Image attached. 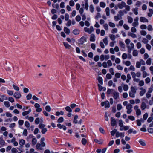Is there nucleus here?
Instances as JSON below:
<instances>
[{"label": "nucleus", "instance_id": "nucleus-1", "mask_svg": "<svg viewBox=\"0 0 153 153\" xmlns=\"http://www.w3.org/2000/svg\"><path fill=\"white\" fill-rule=\"evenodd\" d=\"M117 7L119 9H120L125 7V9H124V12L125 14H126L128 11L130 10V6L127 5L126 3L123 1H122L121 3H118L117 4Z\"/></svg>", "mask_w": 153, "mask_h": 153}, {"label": "nucleus", "instance_id": "nucleus-2", "mask_svg": "<svg viewBox=\"0 0 153 153\" xmlns=\"http://www.w3.org/2000/svg\"><path fill=\"white\" fill-rule=\"evenodd\" d=\"M132 105L130 104H128L126 106V108L127 109V113L128 114H130L132 111Z\"/></svg>", "mask_w": 153, "mask_h": 153}, {"label": "nucleus", "instance_id": "nucleus-3", "mask_svg": "<svg viewBox=\"0 0 153 153\" xmlns=\"http://www.w3.org/2000/svg\"><path fill=\"white\" fill-rule=\"evenodd\" d=\"M101 105L102 106H105V107L109 108L110 107V105L109 102L108 101H106L105 102H102L101 103Z\"/></svg>", "mask_w": 153, "mask_h": 153}, {"label": "nucleus", "instance_id": "nucleus-4", "mask_svg": "<svg viewBox=\"0 0 153 153\" xmlns=\"http://www.w3.org/2000/svg\"><path fill=\"white\" fill-rule=\"evenodd\" d=\"M86 41V38L84 36H82L78 40L79 43L81 44H83Z\"/></svg>", "mask_w": 153, "mask_h": 153}, {"label": "nucleus", "instance_id": "nucleus-5", "mask_svg": "<svg viewBox=\"0 0 153 153\" xmlns=\"http://www.w3.org/2000/svg\"><path fill=\"white\" fill-rule=\"evenodd\" d=\"M21 96L20 93L19 92H16L13 94V97L16 99L20 98Z\"/></svg>", "mask_w": 153, "mask_h": 153}, {"label": "nucleus", "instance_id": "nucleus-6", "mask_svg": "<svg viewBox=\"0 0 153 153\" xmlns=\"http://www.w3.org/2000/svg\"><path fill=\"white\" fill-rule=\"evenodd\" d=\"M129 95L131 97H134V87L133 86L131 88V91H129Z\"/></svg>", "mask_w": 153, "mask_h": 153}, {"label": "nucleus", "instance_id": "nucleus-7", "mask_svg": "<svg viewBox=\"0 0 153 153\" xmlns=\"http://www.w3.org/2000/svg\"><path fill=\"white\" fill-rule=\"evenodd\" d=\"M111 125L113 126H114L116 125V123L115 119L114 118L112 117L111 118Z\"/></svg>", "mask_w": 153, "mask_h": 153}, {"label": "nucleus", "instance_id": "nucleus-8", "mask_svg": "<svg viewBox=\"0 0 153 153\" xmlns=\"http://www.w3.org/2000/svg\"><path fill=\"white\" fill-rule=\"evenodd\" d=\"M147 108V105L144 102H142L141 103V108L142 110H145Z\"/></svg>", "mask_w": 153, "mask_h": 153}, {"label": "nucleus", "instance_id": "nucleus-9", "mask_svg": "<svg viewBox=\"0 0 153 153\" xmlns=\"http://www.w3.org/2000/svg\"><path fill=\"white\" fill-rule=\"evenodd\" d=\"M114 19L115 21H117L118 20L121 19H122V17L119 15L118 14L117 16H115L114 17Z\"/></svg>", "mask_w": 153, "mask_h": 153}, {"label": "nucleus", "instance_id": "nucleus-10", "mask_svg": "<svg viewBox=\"0 0 153 153\" xmlns=\"http://www.w3.org/2000/svg\"><path fill=\"white\" fill-rule=\"evenodd\" d=\"M119 45L120 47L122 48V50H123L125 49V45L122 41H119Z\"/></svg>", "mask_w": 153, "mask_h": 153}, {"label": "nucleus", "instance_id": "nucleus-11", "mask_svg": "<svg viewBox=\"0 0 153 153\" xmlns=\"http://www.w3.org/2000/svg\"><path fill=\"white\" fill-rule=\"evenodd\" d=\"M57 126L60 129L62 128L64 130H65L66 129V127L64 125H62L60 124H58L57 125Z\"/></svg>", "mask_w": 153, "mask_h": 153}, {"label": "nucleus", "instance_id": "nucleus-12", "mask_svg": "<svg viewBox=\"0 0 153 153\" xmlns=\"http://www.w3.org/2000/svg\"><path fill=\"white\" fill-rule=\"evenodd\" d=\"M31 109L30 108L29 109L28 111H25L22 113V115L23 116H25L28 115L31 111Z\"/></svg>", "mask_w": 153, "mask_h": 153}, {"label": "nucleus", "instance_id": "nucleus-13", "mask_svg": "<svg viewBox=\"0 0 153 153\" xmlns=\"http://www.w3.org/2000/svg\"><path fill=\"white\" fill-rule=\"evenodd\" d=\"M119 94L118 92H114L113 93V97L115 99H117L119 98Z\"/></svg>", "mask_w": 153, "mask_h": 153}, {"label": "nucleus", "instance_id": "nucleus-14", "mask_svg": "<svg viewBox=\"0 0 153 153\" xmlns=\"http://www.w3.org/2000/svg\"><path fill=\"white\" fill-rule=\"evenodd\" d=\"M131 46L128 47V51L130 53L131 52V50L134 47V44L131 43L130 44Z\"/></svg>", "mask_w": 153, "mask_h": 153}, {"label": "nucleus", "instance_id": "nucleus-15", "mask_svg": "<svg viewBox=\"0 0 153 153\" xmlns=\"http://www.w3.org/2000/svg\"><path fill=\"white\" fill-rule=\"evenodd\" d=\"M6 143L3 139L2 137H0V144L2 146L5 145Z\"/></svg>", "mask_w": 153, "mask_h": 153}, {"label": "nucleus", "instance_id": "nucleus-16", "mask_svg": "<svg viewBox=\"0 0 153 153\" xmlns=\"http://www.w3.org/2000/svg\"><path fill=\"white\" fill-rule=\"evenodd\" d=\"M63 43L66 48L70 49L71 48V46L67 43L63 42Z\"/></svg>", "mask_w": 153, "mask_h": 153}, {"label": "nucleus", "instance_id": "nucleus-17", "mask_svg": "<svg viewBox=\"0 0 153 153\" xmlns=\"http://www.w3.org/2000/svg\"><path fill=\"white\" fill-rule=\"evenodd\" d=\"M140 20L142 22H148V19L144 17H141L140 18Z\"/></svg>", "mask_w": 153, "mask_h": 153}, {"label": "nucleus", "instance_id": "nucleus-18", "mask_svg": "<svg viewBox=\"0 0 153 153\" xmlns=\"http://www.w3.org/2000/svg\"><path fill=\"white\" fill-rule=\"evenodd\" d=\"M19 144L20 145V147L22 148L23 146L25 144V140L23 139L20 140L19 141Z\"/></svg>", "mask_w": 153, "mask_h": 153}, {"label": "nucleus", "instance_id": "nucleus-19", "mask_svg": "<svg viewBox=\"0 0 153 153\" xmlns=\"http://www.w3.org/2000/svg\"><path fill=\"white\" fill-rule=\"evenodd\" d=\"M124 133H120L119 132H117L116 133V137H118L120 136L124 137Z\"/></svg>", "mask_w": 153, "mask_h": 153}, {"label": "nucleus", "instance_id": "nucleus-20", "mask_svg": "<svg viewBox=\"0 0 153 153\" xmlns=\"http://www.w3.org/2000/svg\"><path fill=\"white\" fill-rule=\"evenodd\" d=\"M95 36L94 34H91L90 38V40L91 42H94L95 41Z\"/></svg>", "mask_w": 153, "mask_h": 153}, {"label": "nucleus", "instance_id": "nucleus-21", "mask_svg": "<svg viewBox=\"0 0 153 153\" xmlns=\"http://www.w3.org/2000/svg\"><path fill=\"white\" fill-rule=\"evenodd\" d=\"M149 12L148 13V16L149 17H151L153 14V10L151 9H149Z\"/></svg>", "mask_w": 153, "mask_h": 153}, {"label": "nucleus", "instance_id": "nucleus-22", "mask_svg": "<svg viewBox=\"0 0 153 153\" xmlns=\"http://www.w3.org/2000/svg\"><path fill=\"white\" fill-rule=\"evenodd\" d=\"M80 32V30L77 29H74L73 31V33L75 35L79 34Z\"/></svg>", "mask_w": 153, "mask_h": 153}, {"label": "nucleus", "instance_id": "nucleus-23", "mask_svg": "<svg viewBox=\"0 0 153 153\" xmlns=\"http://www.w3.org/2000/svg\"><path fill=\"white\" fill-rule=\"evenodd\" d=\"M78 117V116L77 115H75L74 118L73 123L75 124H77L78 123L77 119Z\"/></svg>", "mask_w": 153, "mask_h": 153}, {"label": "nucleus", "instance_id": "nucleus-24", "mask_svg": "<svg viewBox=\"0 0 153 153\" xmlns=\"http://www.w3.org/2000/svg\"><path fill=\"white\" fill-rule=\"evenodd\" d=\"M37 139L35 137L33 138L32 140V144L34 146L37 143Z\"/></svg>", "mask_w": 153, "mask_h": 153}, {"label": "nucleus", "instance_id": "nucleus-25", "mask_svg": "<svg viewBox=\"0 0 153 153\" xmlns=\"http://www.w3.org/2000/svg\"><path fill=\"white\" fill-rule=\"evenodd\" d=\"M64 30L65 32L67 34H69L70 33V30L66 27H65L64 28Z\"/></svg>", "mask_w": 153, "mask_h": 153}, {"label": "nucleus", "instance_id": "nucleus-26", "mask_svg": "<svg viewBox=\"0 0 153 153\" xmlns=\"http://www.w3.org/2000/svg\"><path fill=\"white\" fill-rule=\"evenodd\" d=\"M101 85L103 84V80L101 76H99L98 77L97 79Z\"/></svg>", "mask_w": 153, "mask_h": 153}, {"label": "nucleus", "instance_id": "nucleus-27", "mask_svg": "<svg viewBox=\"0 0 153 153\" xmlns=\"http://www.w3.org/2000/svg\"><path fill=\"white\" fill-rule=\"evenodd\" d=\"M41 144L39 143H38L36 144V149L39 150H42V148L41 147Z\"/></svg>", "mask_w": 153, "mask_h": 153}, {"label": "nucleus", "instance_id": "nucleus-28", "mask_svg": "<svg viewBox=\"0 0 153 153\" xmlns=\"http://www.w3.org/2000/svg\"><path fill=\"white\" fill-rule=\"evenodd\" d=\"M105 12L106 13V15L107 16H109L110 15V9L108 7H107L106 8L105 10Z\"/></svg>", "mask_w": 153, "mask_h": 153}, {"label": "nucleus", "instance_id": "nucleus-29", "mask_svg": "<svg viewBox=\"0 0 153 153\" xmlns=\"http://www.w3.org/2000/svg\"><path fill=\"white\" fill-rule=\"evenodd\" d=\"M85 1V8L87 10L88 8V0H84Z\"/></svg>", "mask_w": 153, "mask_h": 153}, {"label": "nucleus", "instance_id": "nucleus-30", "mask_svg": "<svg viewBox=\"0 0 153 153\" xmlns=\"http://www.w3.org/2000/svg\"><path fill=\"white\" fill-rule=\"evenodd\" d=\"M152 63V59L151 58H149L146 61V63L148 65H150Z\"/></svg>", "mask_w": 153, "mask_h": 153}, {"label": "nucleus", "instance_id": "nucleus-31", "mask_svg": "<svg viewBox=\"0 0 153 153\" xmlns=\"http://www.w3.org/2000/svg\"><path fill=\"white\" fill-rule=\"evenodd\" d=\"M4 103L6 107L7 108H8L10 107V105L9 102L8 101H4Z\"/></svg>", "mask_w": 153, "mask_h": 153}, {"label": "nucleus", "instance_id": "nucleus-32", "mask_svg": "<svg viewBox=\"0 0 153 153\" xmlns=\"http://www.w3.org/2000/svg\"><path fill=\"white\" fill-rule=\"evenodd\" d=\"M123 87L124 90L125 91H127L128 89V86L127 85L124 84H123Z\"/></svg>", "mask_w": 153, "mask_h": 153}, {"label": "nucleus", "instance_id": "nucleus-33", "mask_svg": "<svg viewBox=\"0 0 153 153\" xmlns=\"http://www.w3.org/2000/svg\"><path fill=\"white\" fill-rule=\"evenodd\" d=\"M103 41L105 45H107L108 43V41L107 37H105L103 39Z\"/></svg>", "mask_w": 153, "mask_h": 153}, {"label": "nucleus", "instance_id": "nucleus-34", "mask_svg": "<svg viewBox=\"0 0 153 153\" xmlns=\"http://www.w3.org/2000/svg\"><path fill=\"white\" fill-rule=\"evenodd\" d=\"M146 91L145 89L141 91L140 92V95L141 96H143L146 93Z\"/></svg>", "mask_w": 153, "mask_h": 153}, {"label": "nucleus", "instance_id": "nucleus-35", "mask_svg": "<svg viewBox=\"0 0 153 153\" xmlns=\"http://www.w3.org/2000/svg\"><path fill=\"white\" fill-rule=\"evenodd\" d=\"M84 31L89 34L91 33V31L90 30V29L87 27H85L84 28Z\"/></svg>", "mask_w": 153, "mask_h": 153}, {"label": "nucleus", "instance_id": "nucleus-36", "mask_svg": "<svg viewBox=\"0 0 153 153\" xmlns=\"http://www.w3.org/2000/svg\"><path fill=\"white\" fill-rule=\"evenodd\" d=\"M139 142L143 146H144L146 145V144L144 140H139Z\"/></svg>", "mask_w": 153, "mask_h": 153}, {"label": "nucleus", "instance_id": "nucleus-37", "mask_svg": "<svg viewBox=\"0 0 153 153\" xmlns=\"http://www.w3.org/2000/svg\"><path fill=\"white\" fill-rule=\"evenodd\" d=\"M66 110L69 112H71L72 111V110L69 106H66L65 108Z\"/></svg>", "mask_w": 153, "mask_h": 153}, {"label": "nucleus", "instance_id": "nucleus-38", "mask_svg": "<svg viewBox=\"0 0 153 153\" xmlns=\"http://www.w3.org/2000/svg\"><path fill=\"white\" fill-rule=\"evenodd\" d=\"M100 6L102 8H104L106 6L105 3L103 2H100Z\"/></svg>", "mask_w": 153, "mask_h": 153}, {"label": "nucleus", "instance_id": "nucleus-39", "mask_svg": "<svg viewBox=\"0 0 153 153\" xmlns=\"http://www.w3.org/2000/svg\"><path fill=\"white\" fill-rule=\"evenodd\" d=\"M66 40L69 42H72L73 43H74L75 42L74 39L73 38H72L71 39H70L69 38H67L66 39Z\"/></svg>", "mask_w": 153, "mask_h": 153}, {"label": "nucleus", "instance_id": "nucleus-40", "mask_svg": "<svg viewBox=\"0 0 153 153\" xmlns=\"http://www.w3.org/2000/svg\"><path fill=\"white\" fill-rule=\"evenodd\" d=\"M109 36L111 40L112 41L114 40L115 38V36L113 34H111L109 35Z\"/></svg>", "mask_w": 153, "mask_h": 153}, {"label": "nucleus", "instance_id": "nucleus-41", "mask_svg": "<svg viewBox=\"0 0 153 153\" xmlns=\"http://www.w3.org/2000/svg\"><path fill=\"white\" fill-rule=\"evenodd\" d=\"M146 47L147 49L149 51H150L151 49V46L148 44H146Z\"/></svg>", "mask_w": 153, "mask_h": 153}, {"label": "nucleus", "instance_id": "nucleus-42", "mask_svg": "<svg viewBox=\"0 0 153 153\" xmlns=\"http://www.w3.org/2000/svg\"><path fill=\"white\" fill-rule=\"evenodd\" d=\"M122 108V106L121 104H118L117 105V109L118 110L120 111Z\"/></svg>", "mask_w": 153, "mask_h": 153}, {"label": "nucleus", "instance_id": "nucleus-43", "mask_svg": "<svg viewBox=\"0 0 153 153\" xmlns=\"http://www.w3.org/2000/svg\"><path fill=\"white\" fill-rule=\"evenodd\" d=\"M144 85V82L143 80L139 81L138 85L140 86H142Z\"/></svg>", "mask_w": 153, "mask_h": 153}, {"label": "nucleus", "instance_id": "nucleus-44", "mask_svg": "<svg viewBox=\"0 0 153 153\" xmlns=\"http://www.w3.org/2000/svg\"><path fill=\"white\" fill-rule=\"evenodd\" d=\"M25 125L27 128H29L30 126V124L28 121H26L25 123Z\"/></svg>", "mask_w": 153, "mask_h": 153}, {"label": "nucleus", "instance_id": "nucleus-45", "mask_svg": "<svg viewBox=\"0 0 153 153\" xmlns=\"http://www.w3.org/2000/svg\"><path fill=\"white\" fill-rule=\"evenodd\" d=\"M82 143L84 145H85L87 143L86 140L85 138H82Z\"/></svg>", "mask_w": 153, "mask_h": 153}, {"label": "nucleus", "instance_id": "nucleus-46", "mask_svg": "<svg viewBox=\"0 0 153 153\" xmlns=\"http://www.w3.org/2000/svg\"><path fill=\"white\" fill-rule=\"evenodd\" d=\"M7 93L10 95H12L13 94V91L11 90H7Z\"/></svg>", "mask_w": 153, "mask_h": 153}, {"label": "nucleus", "instance_id": "nucleus-47", "mask_svg": "<svg viewBox=\"0 0 153 153\" xmlns=\"http://www.w3.org/2000/svg\"><path fill=\"white\" fill-rule=\"evenodd\" d=\"M152 28V26L151 25H149L147 26V29L149 31H151Z\"/></svg>", "mask_w": 153, "mask_h": 153}, {"label": "nucleus", "instance_id": "nucleus-48", "mask_svg": "<svg viewBox=\"0 0 153 153\" xmlns=\"http://www.w3.org/2000/svg\"><path fill=\"white\" fill-rule=\"evenodd\" d=\"M45 125L44 124H42V123L40 124L39 126V128L40 129H42L43 128H44V127H45Z\"/></svg>", "mask_w": 153, "mask_h": 153}, {"label": "nucleus", "instance_id": "nucleus-49", "mask_svg": "<svg viewBox=\"0 0 153 153\" xmlns=\"http://www.w3.org/2000/svg\"><path fill=\"white\" fill-rule=\"evenodd\" d=\"M27 131L26 129H24L23 132V135L25 136H27Z\"/></svg>", "mask_w": 153, "mask_h": 153}, {"label": "nucleus", "instance_id": "nucleus-50", "mask_svg": "<svg viewBox=\"0 0 153 153\" xmlns=\"http://www.w3.org/2000/svg\"><path fill=\"white\" fill-rule=\"evenodd\" d=\"M151 80L150 78L149 77H147L145 79V82L147 84H148L150 83Z\"/></svg>", "mask_w": 153, "mask_h": 153}, {"label": "nucleus", "instance_id": "nucleus-51", "mask_svg": "<svg viewBox=\"0 0 153 153\" xmlns=\"http://www.w3.org/2000/svg\"><path fill=\"white\" fill-rule=\"evenodd\" d=\"M90 11L91 13H93L94 11V8L93 5L91 4L90 5Z\"/></svg>", "mask_w": 153, "mask_h": 153}, {"label": "nucleus", "instance_id": "nucleus-52", "mask_svg": "<svg viewBox=\"0 0 153 153\" xmlns=\"http://www.w3.org/2000/svg\"><path fill=\"white\" fill-rule=\"evenodd\" d=\"M124 10H120L118 12V13L119 15L121 16L124 15Z\"/></svg>", "mask_w": 153, "mask_h": 153}, {"label": "nucleus", "instance_id": "nucleus-53", "mask_svg": "<svg viewBox=\"0 0 153 153\" xmlns=\"http://www.w3.org/2000/svg\"><path fill=\"white\" fill-rule=\"evenodd\" d=\"M63 118L62 117H61L58 119L57 122L58 123H61L63 122Z\"/></svg>", "mask_w": 153, "mask_h": 153}, {"label": "nucleus", "instance_id": "nucleus-54", "mask_svg": "<svg viewBox=\"0 0 153 153\" xmlns=\"http://www.w3.org/2000/svg\"><path fill=\"white\" fill-rule=\"evenodd\" d=\"M141 114V111L140 109H137L136 110V114L137 116L140 115Z\"/></svg>", "mask_w": 153, "mask_h": 153}, {"label": "nucleus", "instance_id": "nucleus-55", "mask_svg": "<svg viewBox=\"0 0 153 153\" xmlns=\"http://www.w3.org/2000/svg\"><path fill=\"white\" fill-rule=\"evenodd\" d=\"M12 86H13V88L15 90H16V91H18L19 90V87L18 86H16L14 84H13Z\"/></svg>", "mask_w": 153, "mask_h": 153}, {"label": "nucleus", "instance_id": "nucleus-56", "mask_svg": "<svg viewBox=\"0 0 153 153\" xmlns=\"http://www.w3.org/2000/svg\"><path fill=\"white\" fill-rule=\"evenodd\" d=\"M51 108L49 105H47L45 107V110L48 112L50 111Z\"/></svg>", "mask_w": 153, "mask_h": 153}, {"label": "nucleus", "instance_id": "nucleus-57", "mask_svg": "<svg viewBox=\"0 0 153 153\" xmlns=\"http://www.w3.org/2000/svg\"><path fill=\"white\" fill-rule=\"evenodd\" d=\"M111 27H115V24L112 22H110L108 24Z\"/></svg>", "mask_w": 153, "mask_h": 153}, {"label": "nucleus", "instance_id": "nucleus-58", "mask_svg": "<svg viewBox=\"0 0 153 153\" xmlns=\"http://www.w3.org/2000/svg\"><path fill=\"white\" fill-rule=\"evenodd\" d=\"M8 100L12 103L13 102H14L13 98L10 97L8 98Z\"/></svg>", "mask_w": 153, "mask_h": 153}, {"label": "nucleus", "instance_id": "nucleus-59", "mask_svg": "<svg viewBox=\"0 0 153 153\" xmlns=\"http://www.w3.org/2000/svg\"><path fill=\"white\" fill-rule=\"evenodd\" d=\"M32 95L30 93H29L26 96V98L27 100H30L32 98Z\"/></svg>", "mask_w": 153, "mask_h": 153}, {"label": "nucleus", "instance_id": "nucleus-60", "mask_svg": "<svg viewBox=\"0 0 153 153\" xmlns=\"http://www.w3.org/2000/svg\"><path fill=\"white\" fill-rule=\"evenodd\" d=\"M101 17V15L100 13H98L97 14L96 16H95V18L96 19L98 20V19L99 18Z\"/></svg>", "mask_w": 153, "mask_h": 153}, {"label": "nucleus", "instance_id": "nucleus-61", "mask_svg": "<svg viewBox=\"0 0 153 153\" xmlns=\"http://www.w3.org/2000/svg\"><path fill=\"white\" fill-rule=\"evenodd\" d=\"M12 153H16L18 152L17 149L14 148H13L11 150Z\"/></svg>", "mask_w": 153, "mask_h": 153}, {"label": "nucleus", "instance_id": "nucleus-62", "mask_svg": "<svg viewBox=\"0 0 153 153\" xmlns=\"http://www.w3.org/2000/svg\"><path fill=\"white\" fill-rule=\"evenodd\" d=\"M52 6L53 7L56 8L57 9H58L59 7V4H52Z\"/></svg>", "mask_w": 153, "mask_h": 153}, {"label": "nucleus", "instance_id": "nucleus-63", "mask_svg": "<svg viewBox=\"0 0 153 153\" xmlns=\"http://www.w3.org/2000/svg\"><path fill=\"white\" fill-rule=\"evenodd\" d=\"M127 57V55L126 53H124L122 55V58L123 59H126Z\"/></svg>", "mask_w": 153, "mask_h": 153}, {"label": "nucleus", "instance_id": "nucleus-64", "mask_svg": "<svg viewBox=\"0 0 153 153\" xmlns=\"http://www.w3.org/2000/svg\"><path fill=\"white\" fill-rule=\"evenodd\" d=\"M99 56L98 55H96L94 58V60L96 61L97 62L99 60Z\"/></svg>", "mask_w": 153, "mask_h": 153}]
</instances>
